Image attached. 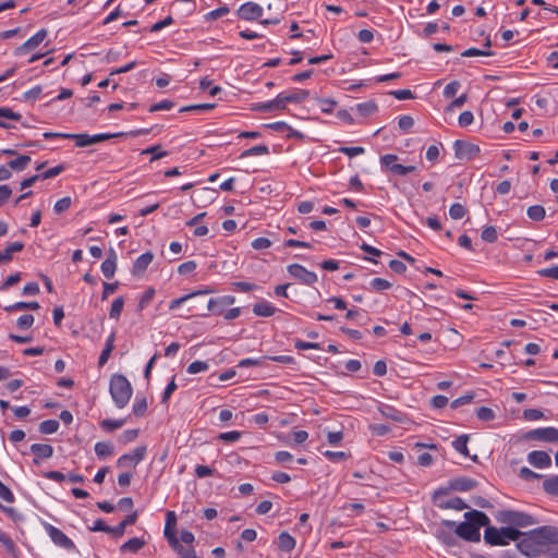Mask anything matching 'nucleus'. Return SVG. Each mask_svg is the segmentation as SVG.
Instances as JSON below:
<instances>
[{"instance_id":"nucleus-1","label":"nucleus","mask_w":558,"mask_h":558,"mask_svg":"<svg viewBox=\"0 0 558 558\" xmlns=\"http://www.w3.org/2000/svg\"><path fill=\"white\" fill-rule=\"evenodd\" d=\"M464 519L456 526V534L468 542H480V529L489 524V518L482 511L471 510L464 513Z\"/></svg>"},{"instance_id":"nucleus-2","label":"nucleus","mask_w":558,"mask_h":558,"mask_svg":"<svg viewBox=\"0 0 558 558\" xmlns=\"http://www.w3.org/2000/svg\"><path fill=\"white\" fill-rule=\"evenodd\" d=\"M521 536L522 532L512 526L497 529L488 524L484 531V541L492 546H506L509 541H519Z\"/></svg>"},{"instance_id":"nucleus-3","label":"nucleus","mask_w":558,"mask_h":558,"mask_svg":"<svg viewBox=\"0 0 558 558\" xmlns=\"http://www.w3.org/2000/svg\"><path fill=\"white\" fill-rule=\"evenodd\" d=\"M109 391L116 405L123 409L129 403L133 389L124 375L114 374L110 379Z\"/></svg>"},{"instance_id":"nucleus-4","label":"nucleus","mask_w":558,"mask_h":558,"mask_svg":"<svg viewBox=\"0 0 558 558\" xmlns=\"http://www.w3.org/2000/svg\"><path fill=\"white\" fill-rule=\"evenodd\" d=\"M495 518L499 523L508 524L512 527H525L537 523L533 515L515 510H500L496 513Z\"/></svg>"},{"instance_id":"nucleus-5","label":"nucleus","mask_w":558,"mask_h":558,"mask_svg":"<svg viewBox=\"0 0 558 558\" xmlns=\"http://www.w3.org/2000/svg\"><path fill=\"white\" fill-rule=\"evenodd\" d=\"M545 554L550 545H558V529L544 525L526 533Z\"/></svg>"},{"instance_id":"nucleus-6","label":"nucleus","mask_w":558,"mask_h":558,"mask_svg":"<svg viewBox=\"0 0 558 558\" xmlns=\"http://www.w3.org/2000/svg\"><path fill=\"white\" fill-rule=\"evenodd\" d=\"M476 486H477V482L471 477H466V476L456 477L449 482L448 488L437 489L433 495V499L436 502L440 496L448 494V489H452V490H457V492H469V490L475 488Z\"/></svg>"},{"instance_id":"nucleus-7","label":"nucleus","mask_w":558,"mask_h":558,"mask_svg":"<svg viewBox=\"0 0 558 558\" xmlns=\"http://www.w3.org/2000/svg\"><path fill=\"white\" fill-rule=\"evenodd\" d=\"M124 133H100L95 135H88V134H71V138L75 140V145L77 147H86L93 144H97L113 137H121Z\"/></svg>"},{"instance_id":"nucleus-8","label":"nucleus","mask_w":558,"mask_h":558,"mask_svg":"<svg viewBox=\"0 0 558 558\" xmlns=\"http://www.w3.org/2000/svg\"><path fill=\"white\" fill-rule=\"evenodd\" d=\"M525 439L536 440L542 442L557 444L558 442V429L556 427H541L531 429L525 433Z\"/></svg>"},{"instance_id":"nucleus-9","label":"nucleus","mask_w":558,"mask_h":558,"mask_svg":"<svg viewBox=\"0 0 558 558\" xmlns=\"http://www.w3.org/2000/svg\"><path fill=\"white\" fill-rule=\"evenodd\" d=\"M453 150L456 158L459 160H471L478 156L481 151L480 146L461 140L454 141Z\"/></svg>"},{"instance_id":"nucleus-10","label":"nucleus","mask_w":558,"mask_h":558,"mask_svg":"<svg viewBox=\"0 0 558 558\" xmlns=\"http://www.w3.org/2000/svg\"><path fill=\"white\" fill-rule=\"evenodd\" d=\"M45 530L47 531L48 535L50 536L51 541L59 547H62L66 550H73L75 549V544L72 539H70L61 530L57 529L56 526L44 523Z\"/></svg>"},{"instance_id":"nucleus-11","label":"nucleus","mask_w":558,"mask_h":558,"mask_svg":"<svg viewBox=\"0 0 558 558\" xmlns=\"http://www.w3.org/2000/svg\"><path fill=\"white\" fill-rule=\"evenodd\" d=\"M287 270L290 274V276L300 280L304 284L311 286L317 281V275L313 271L307 270L302 265L291 264L287 267Z\"/></svg>"},{"instance_id":"nucleus-12","label":"nucleus","mask_w":558,"mask_h":558,"mask_svg":"<svg viewBox=\"0 0 558 558\" xmlns=\"http://www.w3.org/2000/svg\"><path fill=\"white\" fill-rule=\"evenodd\" d=\"M146 453V447H137L132 452L122 454L118 459V466L119 468H131L135 466L137 463H140Z\"/></svg>"},{"instance_id":"nucleus-13","label":"nucleus","mask_w":558,"mask_h":558,"mask_svg":"<svg viewBox=\"0 0 558 558\" xmlns=\"http://www.w3.org/2000/svg\"><path fill=\"white\" fill-rule=\"evenodd\" d=\"M522 536L523 538L517 543V548L522 555L533 558L544 554L543 549H541L526 533H522Z\"/></svg>"},{"instance_id":"nucleus-14","label":"nucleus","mask_w":558,"mask_h":558,"mask_svg":"<svg viewBox=\"0 0 558 558\" xmlns=\"http://www.w3.org/2000/svg\"><path fill=\"white\" fill-rule=\"evenodd\" d=\"M238 16L244 21H254L263 15V8L255 2H245L238 12Z\"/></svg>"},{"instance_id":"nucleus-15","label":"nucleus","mask_w":558,"mask_h":558,"mask_svg":"<svg viewBox=\"0 0 558 558\" xmlns=\"http://www.w3.org/2000/svg\"><path fill=\"white\" fill-rule=\"evenodd\" d=\"M527 461L530 464L537 469H545L551 465V458L550 456L541 450L531 451L527 454Z\"/></svg>"},{"instance_id":"nucleus-16","label":"nucleus","mask_w":558,"mask_h":558,"mask_svg":"<svg viewBox=\"0 0 558 558\" xmlns=\"http://www.w3.org/2000/svg\"><path fill=\"white\" fill-rule=\"evenodd\" d=\"M154 259V254L148 251L136 258L132 267V275L141 277Z\"/></svg>"},{"instance_id":"nucleus-17","label":"nucleus","mask_w":558,"mask_h":558,"mask_svg":"<svg viewBox=\"0 0 558 558\" xmlns=\"http://www.w3.org/2000/svg\"><path fill=\"white\" fill-rule=\"evenodd\" d=\"M286 106L283 105V100L281 94H279L275 99L267 102H258L252 106V110L259 112H271L277 110H284Z\"/></svg>"},{"instance_id":"nucleus-18","label":"nucleus","mask_w":558,"mask_h":558,"mask_svg":"<svg viewBox=\"0 0 558 558\" xmlns=\"http://www.w3.org/2000/svg\"><path fill=\"white\" fill-rule=\"evenodd\" d=\"M171 548L178 554L179 558H198L192 547H185L178 537H172L168 542Z\"/></svg>"},{"instance_id":"nucleus-19","label":"nucleus","mask_w":558,"mask_h":558,"mask_svg":"<svg viewBox=\"0 0 558 558\" xmlns=\"http://www.w3.org/2000/svg\"><path fill=\"white\" fill-rule=\"evenodd\" d=\"M45 166H46V162L37 165V181H40V180L43 181V180L53 178L64 171L63 165H58L48 170H43L45 168Z\"/></svg>"},{"instance_id":"nucleus-20","label":"nucleus","mask_w":558,"mask_h":558,"mask_svg":"<svg viewBox=\"0 0 558 558\" xmlns=\"http://www.w3.org/2000/svg\"><path fill=\"white\" fill-rule=\"evenodd\" d=\"M378 410L383 416H385L389 420H392L395 422L402 423L405 418V415L401 411H399L396 408L388 405V404H381L378 408Z\"/></svg>"},{"instance_id":"nucleus-21","label":"nucleus","mask_w":558,"mask_h":558,"mask_svg":"<svg viewBox=\"0 0 558 558\" xmlns=\"http://www.w3.org/2000/svg\"><path fill=\"white\" fill-rule=\"evenodd\" d=\"M114 340H116V333L111 332L110 336L107 338L105 348L101 351L100 356L98 359L99 367H102L107 363L108 359L110 357V355L114 349Z\"/></svg>"},{"instance_id":"nucleus-22","label":"nucleus","mask_w":558,"mask_h":558,"mask_svg":"<svg viewBox=\"0 0 558 558\" xmlns=\"http://www.w3.org/2000/svg\"><path fill=\"white\" fill-rule=\"evenodd\" d=\"M175 525H177V515L174 511H168L166 513V525H165V537L169 542L170 538L177 537L175 533Z\"/></svg>"},{"instance_id":"nucleus-23","label":"nucleus","mask_w":558,"mask_h":558,"mask_svg":"<svg viewBox=\"0 0 558 558\" xmlns=\"http://www.w3.org/2000/svg\"><path fill=\"white\" fill-rule=\"evenodd\" d=\"M146 542L143 538L140 537H132L128 542L121 545L120 551L122 554L124 553H137L140 549H142L145 546Z\"/></svg>"},{"instance_id":"nucleus-24","label":"nucleus","mask_w":558,"mask_h":558,"mask_svg":"<svg viewBox=\"0 0 558 558\" xmlns=\"http://www.w3.org/2000/svg\"><path fill=\"white\" fill-rule=\"evenodd\" d=\"M209 292H211V291L210 290H199V291L193 292L191 294H186L184 296L174 299L169 303V310L174 311V310L179 308L183 303L190 302L193 299H195L196 296L204 295Z\"/></svg>"},{"instance_id":"nucleus-25","label":"nucleus","mask_w":558,"mask_h":558,"mask_svg":"<svg viewBox=\"0 0 558 558\" xmlns=\"http://www.w3.org/2000/svg\"><path fill=\"white\" fill-rule=\"evenodd\" d=\"M276 307L268 302H259L253 306V313L260 317H270L276 313Z\"/></svg>"},{"instance_id":"nucleus-26","label":"nucleus","mask_w":558,"mask_h":558,"mask_svg":"<svg viewBox=\"0 0 558 558\" xmlns=\"http://www.w3.org/2000/svg\"><path fill=\"white\" fill-rule=\"evenodd\" d=\"M278 547L289 553L294 549L295 539L288 532H281L278 536Z\"/></svg>"},{"instance_id":"nucleus-27","label":"nucleus","mask_w":558,"mask_h":558,"mask_svg":"<svg viewBox=\"0 0 558 558\" xmlns=\"http://www.w3.org/2000/svg\"><path fill=\"white\" fill-rule=\"evenodd\" d=\"M23 248L21 242H13L8 247L0 252V264L8 263L12 259L13 253L20 252Z\"/></svg>"},{"instance_id":"nucleus-28","label":"nucleus","mask_w":558,"mask_h":558,"mask_svg":"<svg viewBox=\"0 0 558 558\" xmlns=\"http://www.w3.org/2000/svg\"><path fill=\"white\" fill-rule=\"evenodd\" d=\"M308 96H310V93L307 90H305V89H298V90H295V92H293L291 94H288V95L281 94V97H282L284 106H286L287 102H294V104L302 102Z\"/></svg>"},{"instance_id":"nucleus-29","label":"nucleus","mask_w":558,"mask_h":558,"mask_svg":"<svg viewBox=\"0 0 558 558\" xmlns=\"http://www.w3.org/2000/svg\"><path fill=\"white\" fill-rule=\"evenodd\" d=\"M437 506L441 509H453V510H463L469 508V506L460 498L453 497L446 501H440Z\"/></svg>"},{"instance_id":"nucleus-30","label":"nucleus","mask_w":558,"mask_h":558,"mask_svg":"<svg viewBox=\"0 0 558 558\" xmlns=\"http://www.w3.org/2000/svg\"><path fill=\"white\" fill-rule=\"evenodd\" d=\"M469 435L463 434L452 441V447L462 456L470 457L468 449Z\"/></svg>"},{"instance_id":"nucleus-31","label":"nucleus","mask_w":558,"mask_h":558,"mask_svg":"<svg viewBox=\"0 0 558 558\" xmlns=\"http://www.w3.org/2000/svg\"><path fill=\"white\" fill-rule=\"evenodd\" d=\"M235 302V298L232 296V295H225V296H221L219 299H210L208 302H207V305H206V311L207 312H215L216 311V306L218 304H221V305H231Z\"/></svg>"},{"instance_id":"nucleus-32","label":"nucleus","mask_w":558,"mask_h":558,"mask_svg":"<svg viewBox=\"0 0 558 558\" xmlns=\"http://www.w3.org/2000/svg\"><path fill=\"white\" fill-rule=\"evenodd\" d=\"M378 110V106L375 101L369 100L356 105V111L363 117H369Z\"/></svg>"},{"instance_id":"nucleus-33","label":"nucleus","mask_w":558,"mask_h":558,"mask_svg":"<svg viewBox=\"0 0 558 558\" xmlns=\"http://www.w3.org/2000/svg\"><path fill=\"white\" fill-rule=\"evenodd\" d=\"M95 453L98 458L105 459L113 453V446L110 442L98 441L95 445Z\"/></svg>"},{"instance_id":"nucleus-34","label":"nucleus","mask_w":558,"mask_h":558,"mask_svg":"<svg viewBox=\"0 0 558 558\" xmlns=\"http://www.w3.org/2000/svg\"><path fill=\"white\" fill-rule=\"evenodd\" d=\"M544 490L553 496H558V475L549 476L543 482Z\"/></svg>"},{"instance_id":"nucleus-35","label":"nucleus","mask_w":558,"mask_h":558,"mask_svg":"<svg viewBox=\"0 0 558 558\" xmlns=\"http://www.w3.org/2000/svg\"><path fill=\"white\" fill-rule=\"evenodd\" d=\"M527 217L534 221H542L545 218V208L541 205H533L527 208Z\"/></svg>"},{"instance_id":"nucleus-36","label":"nucleus","mask_w":558,"mask_h":558,"mask_svg":"<svg viewBox=\"0 0 558 558\" xmlns=\"http://www.w3.org/2000/svg\"><path fill=\"white\" fill-rule=\"evenodd\" d=\"M268 154H269L268 146L264 145V144H260V145H256L254 147H251V148L244 150L240 155V158H246V157L257 156V155H268Z\"/></svg>"},{"instance_id":"nucleus-37","label":"nucleus","mask_w":558,"mask_h":558,"mask_svg":"<svg viewBox=\"0 0 558 558\" xmlns=\"http://www.w3.org/2000/svg\"><path fill=\"white\" fill-rule=\"evenodd\" d=\"M123 306H124V299L122 296H118L117 299H114L111 304L109 317L112 319H119L121 312L123 310Z\"/></svg>"},{"instance_id":"nucleus-38","label":"nucleus","mask_w":558,"mask_h":558,"mask_svg":"<svg viewBox=\"0 0 558 558\" xmlns=\"http://www.w3.org/2000/svg\"><path fill=\"white\" fill-rule=\"evenodd\" d=\"M60 424L57 420H46L39 424V430L43 434L50 435L58 430Z\"/></svg>"},{"instance_id":"nucleus-39","label":"nucleus","mask_w":558,"mask_h":558,"mask_svg":"<svg viewBox=\"0 0 558 558\" xmlns=\"http://www.w3.org/2000/svg\"><path fill=\"white\" fill-rule=\"evenodd\" d=\"M32 158L28 155L19 156L15 159L9 161L10 168L14 170H23Z\"/></svg>"},{"instance_id":"nucleus-40","label":"nucleus","mask_w":558,"mask_h":558,"mask_svg":"<svg viewBox=\"0 0 558 558\" xmlns=\"http://www.w3.org/2000/svg\"><path fill=\"white\" fill-rule=\"evenodd\" d=\"M142 154L147 155L150 154V161L160 159L162 157L168 156V151L162 150L160 145L150 146L142 151Z\"/></svg>"},{"instance_id":"nucleus-41","label":"nucleus","mask_w":558,"mask_h":558,"mask_svg":"<svg viewBox=\"0 0 558 558\" xmlns=\"http://www.w3.org/2000/svg\"><path fill=\"white\" fill-rule=\"evenodd\" d=\"M124 423H125L124 420H110V418H107V420H102L100 422V426H101V428H104L107 432H113V430L122 427L124 425Z\"/></svg>"},{"instance_id":"nucleus-42","label":"nucleus","mask_w":558,"mask_h":558,"mask_svg":"<svg viewBox=\"0 0 558 558\" xmlns=\"http://www.w3.org/2000/svg\"><path fill=\"white\" fill-rule=\"evenodd\" d=\"M481 238L487 243H494L498 239V233L495 227L488 226L483 229Z\"/></svg>"},{"instance_id":"nucleus-43","label":"nucleus","mask_w":558,"mask_h":558,"mask_svg":"<svg viewBox=\"0 0 558 558\" xmlns=\"http://www.w3.org/2000/svg\"><path fill=\"white\" fill-rule=\"evenodd\" d=\"M147 411V400L145 397L136 398L133 403V413L135 416H143Z\"/></svg>"},{"instance_id":"nucleus-44","label":"nucleus","mask_w":558,"mask_h":558,"mask_svg":"<svg viewBox=\"0 0 558 558\" xmlns=\"http://www.w3.org/2000/svg\"><path fill=\"white\" fill-rule=\"evenodd\" d=\"M209 368V365L207 362H204V361H195V362H192L187 368H186V372L189 374H197V373H201V372H206L207 369Z\"/></svg>"},{"instance_id":"nucleus-45","label":"nucleus","mask_w":558,"mask_h":558,"mask_svg":"<svg viewBox=\"0 0 558 558\" xmlns=\"http://www.w3.org/2000/svg\"><path fill=\"white\" fill-rule=\"evenodd\" d=\"M154 295H155V289L154 288H148L142 294V296L140 299V302H138V305H137V310L142 311L143 308H145L151 302V300L154 299Z\"/></svg>"},{"instance_id":"nucleus-46","label":"nucleus","mask_w":558,"mask_h":558,"mask_svg":"<svg viewBox=\"0 0 558 558\" xmlns=\"http://www.w3.org/2000/svg\"><path fill=\"white\" fill-rule=\"evenodd\" d=\"M466 209L463 205L454 203L449 208V215L452 219L458 220L464 217Z\"/></svg>"},{"instance_id":"nucleus-47","label":"nucleus","mask_w":558,"mask_h":558,"mask_svg":"<svg viewBox=\"0 0 558 558\" xmlns=\"http://www.w3.org/2000/svg\"><path fill=\"white\" fill-rule=\"evenodd\" d=\"M117 269V263L112 260H104L101 264V272L107 278L110 279L114 276Z\"/></svg>"},{"instance_id":"nucleus-48","label":"nucleus","mask_w":558,"mask_h":558,"mask_svg":"<svg viewBox=\"0 0 558 558\" xmlns=\"http://www.w3.org/2000/svg\"><path fill=\"white\" fill-rule=\"evenodd\" d=\"M71 204H72V199H71V197L65 196V197H63V198L59 199V201L54 204V206H53V210H54V213H56L57 215H61L62 213L66 211V210L70 208Z\"/></svg>"},{"instance_id":"nucleus-49","label":"nucleus","mask_w":558,"mask_h":558,"mask_svg":"<svg viewBox=\"0 0 558 558\" xmlns=\"http://www.w3.org/2000/svg\"><path fill=\"white\" fill-rule=\"evenodd\" d=\"M369 286L375 291H383L391 288V282L383 278H374L371 280Z\"/></svg>"},{"instance_id":"nucleus-50","label":"nucleus","mask_w":558,"mask_h":558,"mask_svg":"<svg viewBox=\"0 0 558 558\" xmlns=\"http://www.w3.org/2000/svg\"><path fill=\"white\" fill-rule=\"evenodd\" d=\"M229 8L227 5H222L216 10H213L210 12H208L206 15H205V20L206 21H215L226 14L229 13Z\"/></svg>"},{"instance_id":"nucleus-51","label":"nucleus","mask_w":558,"mask_h":558,"mask_svg":"<svg viewBox=\"0 0 558 558\" xmlns=\"http://www.w3.org/2000/svg\"><path fill=\"white\" fill-rule=\"evenodd\" d=\"M415 169L416 168L414 166H403L400 163L392 165L390 167V171L397 175H407L408 173L413 172Z\"/></svg>"},{"instance_id":"nucleus-52","label":"nucleus","mask_w":558,"mask_h":558,"mask_svg":"<svg viewBox=\"0 0 558 558\" xmlns=\"http://www.w3.org/2000/svg\"><path fill=\"white\" fill-rule=\"evenodd\" d=\"M477 417L481 421L488 422L495 418V413L490 408L481 407L476 412Z\"/></svg>"},{"instance_id":"nucleus-53","label":"nucleus","mask_w":558,"mask_h":558,"mask_svg":"<svg viewBox=\"0 0 558 558\" xmlns=\"http://www.w3.org/2000/svg\"><path fill=\"white\" fill-rule=\"evenodd\" d=\"M53 453V449L47 444H37V458L47 459Z\"/></svg>"},{"instance_id":"nucleus-54","label":"nucleus","mask_w":558,"mask_h":558,"mask_svg":"<svg viewBox=\"0 0 558 558\" xmlns=\"http://www.w3.org/2000/svg\"><path fill=\"white\" fill-rule=\"evenodd\" d=\"M462 57H481V56H494L490 50H481L477 48H469L461 53Z\"/></svg>"},{"instance_id":"nucleus-55","label":"nucleus","mask_w":558,"mask_h":558,"mask_svg":"<svg viewBox=\"0 0 558 558\" xmlns=\"http://www.w3.org/2000/svg\"><path fill=\"white\" fill-rule=\"evenodd\" d=\"M340 153L349 156L350 158L364 154V148L361 146H354V147H347L342 146L338 149Z\"/></svg>"},{"instance_id":"nucleus-56","label":"nucleus","mask_w":558,"mask_h":558,"mask_svg":"<svg viewBox=\"0 0 558 558\" xmlns=\"http://www.w3.org/2000/svg\"><path fill=\"white\" fill-rule=\"evenodd\" d=\"M523 417L527 421H536L544 417V413L538 409H526L523 411Z\"/></svg>"},{"instance_id":"nucleus-57","label":"nucleus","mask_w":558,"mask_h":558,"mask_svg":"<svg viewBox=\"0 0 558 558\" xmlns=\"http://www.w3.org/2000/svg\"><path fill=\"white\" fill-rule=\"evenodd\" d=\"M459 88L460 83L458 81H452L449 84H447L446 87L444 88V96L446 98H452L457 94Z\"/></svg>"},{"instance_id":"nucleus-58","label":"nucleus","mask_w":558,"mask_h":558,"mask_svg":"<svg viewBox=\"0 0 558 558\" xmlns=\"http://www.w3.org/2000/svg\"><path fill=\"white\" fill-rule=\"evenodd\" d=\"M519 475L521 478H523L525 481H533V480H538L542 477L541 474L535 473L534 471H532L531 469H529L526 466L521 468Z\"/></svg>"},{"instance_id":"nucleus-59","label":"nucleus","mask_w":558,"mask_h":558,"mask_svg":"<svg viewBox=\"0 0 558 558\" xmlns=\"http://www.w3.org/2000/svg\"><path fill=\"white\" fill-rule=\"evenodd\" d=\"M174 104L171 100L165 99L150 106L149 111L155 112L159 110H170Z\"/></svg>"},{"instance_id":"nucleus-60","label":"nucleus","mask_w":558,"mask_h":558,"mask_svg":"<svg viewBox=\"0 0 558 558\" xmlns=\"http://www.w3.org/2000/svg\"><path fill=\"white\" fill-rule=\"evenodd\" d=\"M34 323V317L31 314L22 315L19 317L16 325L20 329H27L29 328Z\"/></svg>"},{"instance_id":"nucleus-61","label":"nucleus","mask_w":558,"mask_h":558,"mask_svg":"<svg viewBox=\"0 0 558 558\" xmlns=\"http://www.w3.org/2000/svg\"><path fill=\"white\" fill-rule=\"evenodd\" d=\"M196 266L197 265L194 260H187L178 267V272L180 275H189L196 269Z\"/></svg>"},{"instance_id":"nucleus-62","label":"nucleus","mask_w":558,"mask_h":558,"mask_svg":"<svg viewBox=\"0 0 558 558\" xmlns=\"http://www.w3.org/2000/svg\"><path fill=\"white\" fill-rule=\"evenodd\" d=\"M473 120H474V116L471 111H469V110L463 111L459 116V125L462 128L469 126L470 124L473 123Z\"/></svg>"},{"instance_id":"nucleus-63","label":"nucleus","mask_w":558,"mask_h":558,"mask_svg":"<svg viewBox=\"0 0 558 558\" xmlns=\"http://www.w3.org/2000/svg\"><path fill=\"white\" fill-rule=\"evenodd\" d=\"M399 128L407 132L409 131L410 129H412V126L414 125V120L412 117L410 116H402L400 119H399Z\"/></svg>"},{"instance_id":"nucleus-64","label":"nucleus","mask_w":558,"mask_h":558,"mask_svg":"<svg viewBox=\"0 0 558 558\" xmlns=\"http://www.w3.org/2000/svg\"><path fill=\"white\" fill-rule=\"evenodd\" d=\"M537 274L542 277L553 278L558 280V266L541 269Z\"/></svg>"}]
</instances>
